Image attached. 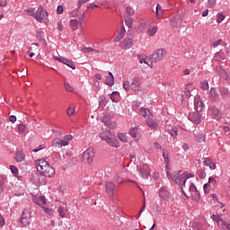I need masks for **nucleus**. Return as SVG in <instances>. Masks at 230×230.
<instances>
[{
	"mask_svg": "<svg viewBox=\"0 0 230 230\" xmlns=\"http://www.w3.org/2000/svg\"><path fill=\"white\" fill-rule=\"evenodd\" d=\"M166 57V51L163 49L156 50L151 58L146 56H138V60L140 64H146L149 67L154 66V62H159V60H163Z\"/></svg>",
	"mask_w": 230,
	"mask_h": 230,
	"instance_id": "nucleus-1",
	"label": "nucleus"
},
{
	"mask_svg": "<svg viewBox=\"0 0 230 230\" xmlns=\"http://www.w3.org/2000/svg\"><path fill=\"white\" fill-rule=\"evenodd\" d=\"M167 177H171L176 184H179L181 186L182 193H184V188H186V181L188 179H191L193 177V174L184 172L182 174H181V172L170 173V171L166 172Z\"/></svg>",
	"mask_w": 230,
	"mask_h": 230,
	"instance_id": "nucleus-2",
	"label": "nucleus"
},
{
	"mask_svg": "<svg viewBox=\"0 0 230 230\" xmlns=\"http://www.w3.org/2000/svg\"><path fill=\"white\" fill-rule=\"evenodd\" d=\"M38 172L45 177H53L55 169L45 159H40L35 162Z\"/></svg>",
	"mask_w": 230,
	"mask_h": 230,
	"instance_id": "nucleus-3",
	"label": "nucleus"
},
{
	"mask_svg": "<svg viewBox=\"0 0 230 230\" xmlns=\"http://www.w3.org/2000/svg\"><path fill=\"white\" fill-rule=\"evenodd\" d=\"M100 137L102 141H105L109 146H112L113 148H119L121 145L119 141L116 139V136L112 135L109 132H101Z\"/></svg>",
	"mask_w": 230,
	"mask_h": 230,
	"instance_id": "nucleus-4",
	"label": "nucleus"
},
{
	"mask_svg": "<svg viewBox=\"0 0 230 230\" xmlns=\"http://www.w3.org/2000/svg\"><path fill=\"white\" fill-rule=\"evenodd\" d=\"M94 155H95L94 148L89 147L83 154L84 163H85L86 164H91V163L94 161Z\"/></svg>",
	"mask_w": 230,
	"mask_h": 230,
	"instance_id": "nucleus-5",
	"label": "nucleus"
},
{
	"mask_svg": "<svg viewBox=\"0 0 230 230\" xmlns=\"http://www.w3.org/2000/svg\"><path fill=\"white\" fill-rule=\"evenodd\" d=\"M38 22H44L48 21V11L44 9L41 5H40L36 11L35 18Z\"/></svg>",
	"mask_w": 230,
	"mask_h": 230,
	"instance_id": "nucleus-6",
	"label": "nucleus"
},
{
	"mask_svg": "<svg viewBox=\"0 0 230 230\" xmlns=\"http://www.w3.org/2000/svg\"><path fill=\"white\" fill-rule=\"evenodd\" d=\"M31 222V210L25 208L22 214L21 224L22 227H26V226H30Z\"/></svg>",
	"mask_w": 230,
	"mask_h": 230,
	"instance_id": "nucleus-7",
	"label": "nucleus"
},
{
	"mask_svg": "<svg viewBox=\"0 0 230 230\" xmlns=\"http://www.w3.org/2000/svg\"><path fill=\"white\" fill-rule=\"evenodd\" d=\"M131 91H134L136 94H139L141 91V78L133 77L131 82Z\"/></svg>",
	"mask_w": 230,
	"mask_h": 230,
	"instance_id": "nucleus-8",
	"label": "nucleus"
},
{
	"mask_svg": "<svg viewBox=\"0 0 230 230\" xmlns=\"http://www.w3.org/2000/svg\"><path fill=\"white\" fill-rule=\"evenodd\" d=\"M54 60H58V62H61V64H65V66L71 67V69H76L75 63L71 59H67L62 57H54Z\"/></svg>",
	"mask_w": 230,
	"mask_h": 230,
	"instance_id": "nucleus-9",
	"label": "nucleus"
},
{
	"mask_svg": "<svg viewBox=\"0 0 230 230\" xmlns=\"http://www.w3.org/2000/svg\"><path fill=\"white\" fill-rule=\"evenodd\" d=\"M212 219L217 224V227H219V229H226V224H227V222L224 221L220 216L214 214L212 215Z\"/></svg>",
	"mask_w": 230,
	"mask_h": 230,
	"instance_id": "nucleus-10",
	"label": "nucleus"
},
{
	"mask_svg": "<svg viewBox=\"0 0 230 230\" xmlns=\"http://www.w3.org/2000/svg\"><path fill=\"white\" fill-rule=\"evenodd\" d=\"M170 24L172 28H179V26H181L182 24V17L180 15L172 17L170 21Z\"/></svg>",
	"mask_w": 230,
	"mask_h": 230,
	"instance_id": "nucleus-11",
	"label": "nucleus"
},
{
	"mask_svg": "<svg viewBox=\"0 0 230 230\" xmlns=\"http://www.w3.org/2000/svg\"><path fill=\"white\" fill-rule=\"evenodd\" d=\"M53 146L56 148H62L63 146H67L69 143L66 142L64 139L60 137H56L52 142Z\"/></svg>",
	"mask_w": 230,
	"mask_h": 230,
	"instance_id": "nucleus-12",
	"label": "nucleus"
},
{
	"mask_svg": "<svg viewBox=\"0 0 230 230\" xmlns=\"http://www.w3.org/2000/svg\"><path fill=\"white\" fill-rule=\"evenodd\" d=\"M129 135L131 137L136 139V141H139V139H141V134H139V127L131 128L129 129Z\"/></svg>",
	"mask_w": 230,
	"mask_h": 230,
	"instance_id": "nucleus-13",
	"label": "nucleus"
},
{
	"mask_svg": "<svg viewBox=\"0 0 230 230\" xmlns=\"http://www.w3.org/2000/svg\"><path fill=\"white\" fill-rule=\"evenodd\" d=\"M106 191L110 197H114V190H116V185L112 181L106 182Z\"/></svg>",
	"mask_w": 230,
	"mask_h": 230,
	"instance_id": "nucleus-14",
	"label": "nucleus"
},
{
	"mask_svg": "<svg viewBox=\"0 0 230 230\" xmlns=\"http://www.w3.org/2000/svg\"><path fill=\"white\" fill-rule=\"evenodd\" d=\"M190 121H192V123H195V125H199L202 119V116L199 113H190L189 115Z\"/></svg>",
	"mask_w": 230,
	"mask_h": 230,
	"instance_id": "nucleus-15",
	"label": "nucleus"
},
{
	"mask_svg": "<svg viewBox=\"0 0 230 230\" xmlns=\"http://www.w3.org/2000/svg\"><path fill=\"white\" fill-rule=\"evenodd\" d=\"M159 197L162 200H168L170 199V192L166 187H162L159 191Z\"/></svg>",
	"mask_w": 230,
	"mask_h": 230,
	"instance_id": "nucleus-16",
	"label": "nucleus"
},
{
	"mask_svg": "<svg viewBox=\"0 0 230 230\" xmlns=\"http://www.w3.org/2000/svg\"><path fill=\"white\" fill-rule=\"evenodd\" d=\"M146 123L147 127H149V128H153V130L159 128L157 120L154 119L153 117H149L148 119H146Z\"/></svg>",
	"mask_w": 230,
	"mask_h": 230,
	"instance_id": "nucleus-17",
	"label": "nucleus"
},
{
	"mask_svg": "<svg viewBox=\"0 0 230 230\" xmlns=\"http://www.w3.org/2000/svg\"><path fill=\"white\" fill-rule=\"evenodd\" d=\"M33 202L37 204V206H40V208H44L46 206V197L44 196H40L37 198H33Z\"/></svg>",
	"mask_w": 230,
	"mask_h": 230,
	"instance_id": "nucleus-18",
	"label": "nucleus"
},
{
	"mask_svg": "<svg viewBox=\"0 0 230 230\" xmlns=\"http://www.w3.org/2000/svg\"><path fill=\"white\" fill-rule=\"evenodd\" d=\"M139 112L140 116H143L146 119V120L148 119L149 118H154V115H152L150 110L146 108H141Z\"/></svg>",
	"mask_w": 230,
	"mask_h": 230,
	"instance_id": "nucleus-19",
	"label": "nucleus"
},
{
	"mask_svg": "<svg viewBox=\"0 0 230 230\" xmlns=\"http://www.w3.org/2000/svg\"><path fill=\"white\" fill-rule=\"evenodd\" d=\"M65 207H58V213L61 218H66V215H67V205L63 203Z\"/></svg>",
	"mask_w": 230,
	"mask_h": 230,
	"instance_id": "nucleus-20",
	"label": "nucleus"
},
{
	"mask_svg": "<svg viewBox=\"0 0 230 230\" xmlns=\"http://www.w3.org/2000/svg\"><path fill=\"white\" fill-rule=\"evenodd\" d=\"M194 106H195L197 112H202V109H204V102H202V101L195 98Z\"/></svg>",
	"mask_w": 230,
	"mask_h": 230,
	"instance_id": "nucleus-21",
	"label": "nucleus"
},
{
	"mask_svg": "<svg viewBox=\"0 0 230 230\" xmlns=\"http://www.w3.org/2000/svg\"><path fill=\"white\" fill-rule=\"evenodd\" d=\"M125 33H127V31L125 30V26H122L117 35V37L114 39V42H119L125 37Z\"/></svg>",
	"mask_w": 230,
	"mask_h": 230,
	"instance_id": "nucleus-22",
	"label": "nucleus"
},
{
	"mask_svg": "<svg viewBox=\"0 0 230 230\" xmlns=\"http://www.w3.org/2000/svg\"><path fill=\"white\" fill-rule=\"evenodd\" d=\"M204 165L208 166L211 170H217V164L213 163L211 159L208 157L204 160Z\"/></svg>",
	"mask_w": 230,
	"mask_h": 230,
	"instance_id": "nucleus-23",
	"label": "nucleus"
},
{
	"mask_svg": "<svg viewBox=\"0 0 230 230\" xmlns=\"http://www.w3.org/2000/svg\"><path fill=\"white\" fill-rule=\"evenodd\" d=\"M106 85H109V87L114 85V75L112 72H109V75L106 76Z\"/></svg>",
	"mask_w": 230,
	"mask_h": 230,
	"instance_id": "nucleus-24",
	"label": "nucleus"
},
{
	"mask_svg": "<svg viewBox=\"0 0 230 230\" xmlns=\"http://www.w3.org/2000/svg\"><path fill=\"white\" fill-rule=\"evenodd\" d=\"M134 44L132 39H125L122 41V45L124 46V48H126V49H130V48H132V45Z\"/></svg>",
	"mask_w": 230,
	"mask_h": 230,
	"instance_id": "nucleus-25",
	"label": "nucleus"
},
{
	"mask_svg": "<svg viewBox=\"0 0 230 230\" xmlns=\"http://www.w3.org/2000/svg\"><path fill=\"white\" fill-rule=\"evenodd\" d=\"M78 24H80V22L76 19L70 20V26L74 31H76L78 30Z\"/></svg>",
	"mask_w": 230,
	"mask_h": 230,
	"instance_id": "nucleus-26",
	"label": "nucleus"
},
{
	"mask_svg": "<svg viewBox=\"0 0 230 230\" xmlns=\"http://www.w3.org/2000/svg\"><path fill=\"white\" fill-rule=\"evenodd\" d=\"M110 98L111 100V102H113L114 103H117V102H119V93L118 92H113L111 95Z\"/></svg>",
	"mask_w": 230,
	"mask_h": 230,
	"instance_id": "nucleus-27",
	"label": "nucleus"
},
{
	"mask_svg": "<svg viewBox=\"0 0 230 230\" xmlns=\"http://www.w3.org/2000/svg\"><path fill=\"white\" fill-rule=\"evenodd\" d=\"M118 138H119V141H121L122 143H128V137L127 134H125V133H119V134H118Z\"/></svg>",
	"mask_w": 230,
	"mask_h": 230,
	"instance_id": "nucleus-28",
	"label": "nucleus"
},
{
	"mask_svg": "<svg viewBox=\"0 0 230 230\" xmlns=\"http://www.w3.org/2000/svg\"><path fill=\"white\" fill-rule=\"evenodd\" d=\"M164 13V11L163 10V7L161 6V4H157L156 5V16L158 19H161V17H163Z\"/></svg>",
	"mask_w": 230,
	"mask_h": 230,
	"instance_id": "nucleus-29",
	"label": "nucleus"
},
{
	"mask_svg": "<svg viewBox=\"0 0 230 230\" xmlns=\"http://www.w3.org/2000/svg\"><path fill=\"white\" fill-rule=\"evenodd\" d=\"M157 30H158L157 25H155V26L152 27L151 29H149L147 31L148 37H154L155 35V33H157Z\"/></svg>",
	"mask_w": 230,
	"mask_h": 230,
	"instance_id": "nucleus-30",
	"label": "nucleus"
},
{
	"mask_svg": "<svg viewBox=\"0 0 230 230\" xmlns=\"http://www.w3.org/2000/svg\"><path fill=\"white\" fill-rule=\"evenodd\" d=\"M24 12L27 15H31V17H34V19H35V15L37 13L35 11V8L30 7V8L25 9Z\"/></svg>",
	"mask_w": 230,
	"mask_h": 230,
	"instance_id": "nucleus-31",
	"label": "nucleus"
},
{
	"mask_svg": "<svg viewBox=\"0 0 230 230\" xmlns=\"http://www.w3.org/2000/svg\"><path fill=\"white\" fill-rule=\"evenodd\" d=\"M208 185L214 186V188H217L218 186V181H217V179H215L213 176L208 178Z\"/></svg>",
	"mask_w": 230,
	"mask_h": 230,
	"instance_id": "nucleus-32",
	"label": "nucleus"
},
{
	"mask_svg": "<svg viewBox=\"0 0 230 230\" xmlns=\"http://www.w3.org/2000/svg\"><path fill=\"white\" fill-rule=\"evenodd\" d=\"M193 91V84H187L185 87V94L186 96H191V92Z\"/></svg>",
	"mask_w": 230,
	"mask_h": 230,
	"instance_id": "nucleus-33",
	"label": "nucleus"
},
{
	"mask_svg": "<svg viewBox=\"0 0 230 230\" xmlns=\"http://www.w3.org/2000/svg\"><path fill=\"white\" fill-rule=\"evenodd\" d=\"M64 85L66 91H67L68 93H75V87L73 86V84L69 83H65Z\"/></svg>",
	"mask_w": 230,
	"mask_h": 230,
	"instance_id": "nucleus-34",
	"label": "nucleus"
},
{
	"mask_svg": "<svg viewBox=\"0 0 230 230\" xmlns=\"http://www.w3.org/2000/svg\"><path fill=\"white\" fill-rule=\"evenodd\" d=\"M123 89H125V91H129L130 89H132L130 81L128 80L124 81Z\"/></svg>",
	"mask_w": 230,
	"mask_h": 230,
	"instance_id": "nucleus-35",
	"label": "nucleus"
},
{
	"mask_svg": "<svg viewBox=\"0 0 230 230\" xmlns=\"http://www.w3.org/2000/svg\"><path fill=\"white\" fill-rule=\"evenodd\" d=\"M125 24L128 28H132V24H134V20L131 17H128L125 19Z\"/></svg>",
	"mask_w": 230,
	"mask_h": 230,
	"instance_id": "nucleus-36",
	"label": "nucleus"
},
{
	"mask_svg": "<svg viewBox=\"0 0 230 230\" xmlns=\"http://www.w3.org/2000/svg\"><path fill=\"white\" fill-rule=\"evenodd\" d=\"M93 51H95V53H98V50H95L93 48H91V47H85L82 49L83 53H93Z\"/></svg>",
	"mask_w": 230,
	"mask_h": 230,
	"instance_id": "nucleus-37",
	"label": "nucleus"
},
{
	"mask_svg": "<svg viewBox=\"0 0 230 230\" xmlns=\"http://www.w3.org/2000/svg\"><path fill=\"white\" fill-rule=\"evenodd\" d=\"M17 163H22V161H24V155H22V153L18 152L16 154V157H15Z\"/></svg>",
	"mask_w": 230,
	"mask_h": 230,
	"instance_id": "nucleus-38",
	"label": "nucleus"
},
{
	"mask_svg": "<svg viewBox=\"0 0 230 230\" xmlns=\"http://www.w3.org/2000/svg\"><path fill=\"white\" fill-rule=\"evenodd\" d=\"M0 182L8 184V176L6 174H0Z\"/></svg>",
	"mask_w": 230,
	"mask_h": 230,
	"instance_id": "nucleus-39",
	"label": "nucleus"
},
{
	"mask_svg": "<svg viewBox=\"0 0 230 230\" xmlns=\"http://www.w3.org/2000/svg\"><path fill=\"white\" fill-rule=\"evenodd\" d=\"M193 200H199L200 199V192L199 190H196L195 192L190 193Z\"/></svg>",
	"mask_w": 230,
	"mask_h": 230,
	"instance_id": "nucleus-40",
	"label": "nucleus"
},
{
	"mask_svg": "<svg viewBox=\"0 0 230 230\" xmlns=\"http://www.w3.org/2000/svg\"><path fill=\"white\" fill-rule=\"evenodd\" d=\"M37 39H39V40H40L41 42L44 41V31H37Z\"/></svg>",
	"mask_w": 230,
	"mask_h": 230,
	"instance_id": "nucleus-41",
	"label": "nucleus"
},
{
	"mask_svg": "<svg viewBox=\"0 0 230 230\" xmlns=\"http://www.w3.org/2000/svg\"><path fill=\"white\" fill-rule=\"evenodd\" d=\"M140 173L143 179H148V175H150V172L145 171V169H140Z\"/></svg>",
	"mask_w": 230,
	"mask_h": 230,
	"instance_id": "nucleus-42",
	"label": "nucleus"
},
{
	"mask_svg": "<svg viewBox=\"0 0 230 230\" xmlns=\"http://www.w3.org/2000/svg\"><path fill=\"white\" fill-rule=\"evenodd\" d=\"M42 209L47 215H53V213H55V210H53V208H46L44 206L42 207Z\"/></svg>",
	"mask_w": 230,
	"mask_h": 230,
	"instance_id": "nucleus-43",
	"label": "nucleus"
},
{
	"mask_svg": "<svg viewBox=\"0 0 230 230\" xmlns=\"http://www.w3.org/2000/svg\"><path fill=\"white\" fill-rule=\"evenodd\" d=\"M201 89L203 91H208V89H209V83H208V81L201 82Z\"/></svg>",
	"mask_w": 230,
	"mask_h": 230,
	"instance_id": "nucleus-44",
	"label": "nucleus"
},
{
	"mask_svg": "<svg viewBox=\"0 0 230 230\" xmlns=\"http://www.w3.org/2000/svg\"><path fill=\"white\" fill-rule=\"evenodd\" d=\"M126 13H128V15H134V13H136V11H134V8H132L131 6H128L126 8Z\"/></svg>",
	"mask_w": 230,
	"mask_h": 230,
	"instance_id": "nucleus-45",
	"label": "nucleus"
},
{
	"mask_svg": "<svg viewBox=\"0 0 230 230\" xmlns=\"http://www.w3.org/2000/svg\"><path fill=\"white\" fill-rule=\"evenodd\" d=\"M163 157H164V162H165V167L168 170V164L170 163V158H168V154L163 152Z\"/></svg>",
	"mask_w": 230,
	"mask_h": 230,
	"instance_id": "nucleus-46",
	"label": "nucleus"
},
{
	"mask_svg": "<svg viewBox=\"0 0 230 230\" xmlns=\"http://www.w3.org/2000/svg\"><path fill=\"white\" fill-rule=\"evenodd\" d=\"M198 190H197V187L195 186V184H193V183H190V185H189V191L190 192V193H195V191H197Z\"/></svg>",
	"mask_w": 230,
	"mask_h": 230,
	"instance_id": "nucleus-47",
	"label": "nucleus"
},
{
	"mask_svg": "<svg viewBox=\"0 0 230 230\" xmlns=\"http://www.w3.org/2000/svg\"><path fill=\"white\" fill-rule=\"evenodd\" d=\"M80 8L81 7L77 6V8L70 12V14L72 15V17H76L78 15V12H80Z\"/></svg>",
	"mask_w": 230,
	"mask_h": 230,
	"instance_id": "nucleus-48",
	"label": "nucleus"
},
{
	"mask_svg": "<svg viewBox=\"0 0 230 230\" xmlns=\"http://www.w3.org/2000/svg\"><path fill=\"white\" fill-rule=\"evenodd\" d=\"M210 96L212 98H217V96H218V93L217 92V89L215 88L210 89Z\"/></svg>",
	"mask_w": 230,
	"mask_h": 230,
	"instance_id": "nucleus-49",
	"label": "nucleus"
},
{
	"mask_svg": "<svg viewBox=\"0 0 230 230\" xmlns=\"http://www.w3.org/2000/svg\"><path fill=\"white\" fill-rule=\"evenodd\" d=\"M75 111H76V110L74 107H69L66 111L67 116H73Z\"/></svg>",
	"mask_w": 230,
	"mask_h": 230,
	"instance_id": "nucleus-50",
	"label": "nucleus"
},
{
	"mask_svg": "<svg viewBox=\"0 0 230 230\" xmlns=\"http://www.w3.org/2000/svg\"><path fill=\"white\" fill-rule=\"evenodd\" d=\"M10 170L12 173H13V175H17V173H19V169H17V167H15L14 165H11Z\"/></svg>",
	"mask_w": 230,
	"mask_h": 230,
	"instance_id": "nucleus-51",
	"label": "nucleus"
},
{
	"mask_svg": "<svg viewBox=\"0 0 230 230\" xmlns=\"http://www.w3.org/2000/svg\"><path fill=\"white\" fill-rule=\"evenodd\" d=\"M18 130L19 132H21L22 134L26 132V126H24V124H20L18 126Z\"/></svg>",
	"mask_w": 230,
	"mask_h": 230,
	"instance_id": "nucleus-52",
	"label": "nucleus"
},
{
	"mask_svg": "<svg viewBox=\"0 0 230 230\" xmlns=\"http://www.w3.org/2000/svg\"><path fill=\"white\" fill-rule=\"evenodd\" d=\"M57 13H58V15H62V13H64V5H58V6Z\"/></svg>",
	"mask_w": 230,
	"mask_h": 230,
	"instance_id": "nucleus-53",
	"label": "nucleus"
},
{
	"mask_svg": "<svg viewBox=\"0 0 230 230\" xmlns=\"http://www.w3.org/2000/svg\"><path fill=\"white\" fill-rule=\"evenodd\" d=\"M64 141L67 142L69 144V141L73 140V135H66L63 138Z\"/></svg>",
	"mask_w": 230,
	"mask_h": 230,
	"instance_id": "nucleus-54",
	"label": "nucleus"
},
{
	"mask_svg": "<svg viewBox=\"0 0 230 230\" xmlns=\"http://www.w3.org/2000/svg\"><path fill=\"white\" fill-rule=\"evenodd\" d=\"M224 19H226V16H224V14L222 13H218L217 15V23L220 24L222 22V21H224Z\"/></svg>",
	"mask_w": 230,
	"mask_h": 230,
	"instance_id": "nucleus-55",
	"label": "nucleus"
},
{
	"mask_svg": "<svg viewBox=\"0 0 230 230\" xmlns=\"http://www.w3.org/2000/svg\"><path fill=\"white\" fill-rule=\"evenodd\" d=\"M90 0H78L77 6L82 8V4H85V3H89Z\"/></svg>",
	"mask_w": 230,
	"mask_h": 230,
	"instance_id": "nucleus-56",
	"label": "nucleus"
},
{
	"mask_svg": "<svg viewBox=\"0 0 230 230\" xmlns=\"http://www.w3.org/2000/svg\"><path fill=\"white\" fill-rule=\"evenodd\" d=\"M209 188H211V186L208 183L204 184L203 190H204L205 193H209Z\"/></svg>",
	"mask_w": 230,
	"mask_h": 230,
	"instance_id": "nucleus-57",
	"label": "nucleus"
},
{
	"mask_svg": "<svg viewBox=\"0 0 230 230\" xmlns=\"http://www.w3.org/2000/svg\"><path fill=\"white\" fill-rule=\"evenodd\" d=\"M146 208V199H144V203H143L142 208H141V210H140V212L138 214L139 217H141V213H143V211H145Z\"/></svg>",
	"mask_w": 230,
	"mask_h": 230,
	"instance_id": "nucleus-58",
	"label": "nucleus"
},
{
	"mask_svg": "<svg viewBox=\"0 0 230 230\" xmlns=\"http://www.w3.org/2000/svg\"><path fill=\"white\" fill-rule=\"evenodd\" d=\"M220 44H222V40H217L215 41L212 46L213 48H218V46H220Z\"/></svg>",
	"mask_w": 230,
	"mask_h": 230,
	"instance_id": "nucleus-59",
	"label": "nucleus"
},
{
	"mask_svg": "<svg viewBox=\"0 0 230 230\" xmlns=\"http://www.w3.org/2000/svg\"><path fill=\"white\" fill-rule=\"evenodd\" d=\"M58 30L59 31H63V30H64V25L62 24V21L58 22Z\"/></svg>",
	"mask_w": 230,
	"mask_h": 230,
	"instance_id": "nucleus-60",
	"label": "nucleus"
},
{
	"mask_svg": "<svg viewBox=\"0 0 230 230\" xmlns=\"http://www.w3.org/2000/svg\"><path fill=\"white\" fill-rule=\"evenodd\" d=\"M84 19H85V13H82L81 16L79 17V24H83Z\"/></svg>",
	"mask_w": 230,
	"mask_h": 230,
	"instance_id": "nucleus-61",
	"label": "nucleus"
},
{
	"mask_svg": "<svg viewBox=\"0 0 230 230\" xmlns=\"http://www.w3.org/2000/svg\"><path fill=\"white\" fill-rule=\"evenodd\" d=\"M9 120L11 121V123H15V121H17V117H15L14 115H11L9 117Z\"/></svg>",
	"mask_w": 230,
	"mask_h": 230,
	"instance_id": "nucleus-62",
	"label": "nucleus"
},
{
	"mask_svg": "<svg viewBox=\"0 0 230 230\" xmlns=\"http://www.w3.org/2000/svg\"><path fill=\"white\" fill-rule=\"evenodd\" d=\"M40 150H44V146H40L39 148H34L32 152L37 153L40 152Z\"/></svg>",
	"mask_w": 230,
	"mask_h": 230,
	"instance_id": "nucleus-63",
	"label": "nucleus"
},
{
	"mask_svg": "<svg viewBox=\"0 0 230 230\" xmlns=\"http://www.w3.org/2000/svg\"><path fill=\"white\" fill-rule=\"evenodd\" d=\"M4 226V218L3 216H0V226L3 227Z\"/></svg>",
	"mask_w": 230,
	"mask_h": 230,
	"instance_id": "nucleus-64",
	"label": "nucleus"
}]
</instances>
